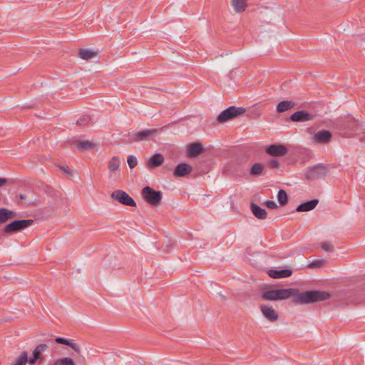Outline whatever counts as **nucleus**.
<instances>
[{
  "mask_svg": "<svg viewBox=\"0 0 365 365\" xmlns=\"http://www.w3.org/2000/svg\"><path fill=\"white\" fill-rule=\"evenodd\" d=\"M292 302L295 304H310L323 301L329 298L330 294L326 292L312 290L293 295Z\"/></svg>",
  "mask_w": 365,
  "mask_h": 365,
  "instance_id": "1",
  "label": "nucleus"
},
{
  "mask_svg": "<svg viewBox=\"0 0 365 365\" xmlns=\"http://www.w3.org/2000/svg\"><path fill=\"white\" fill-rule=\"evenodd\" d=\"M298 293L297 289H277L264 292L261 298L264 300L277 301L289 298Z\"/></svg>",
  "mask_w": 365,
  "mask_h": 365,
  "instance_id": "2",
  "label": "nucleus"
},
{
  "mask_svg": "<svg viewBox=\"0 0 365 365\" xmlns=\"http://www.w3.org/2000/svg\"><path fill=\"white\" fill-rule=\"evenodd\" d=\"M143 200L152 206H158L162 200V192L157 191L150 186L144 187L141 190Z\"/></svg>",
  "mask_w": 365,
  "mask_h": 365,
  "instance_id": "3",
  "label": "nucleus"
},
{
  "mask_svg": "<svg viewBox=\"0 0 365 365\" xmlns=\"http://www.w3.org/2000/svg\"><path fill=\"white\" fill-rule=\"evenodd\" d=\"M245 113V108L243 107L230 106L220 113L217 118V121L222 123Z\"/></svg>",
  "mask_w": 365,
  "mask_h": 365,
  "instance_id": "4",
  "label": "nucleus"
},
{
  "mask_svg": "<svg viewBox=\"0 0 365 365\" xmlns=\"http://www.w3.org/2000/svg\"><path fill=\"white\" fill-rule=\"evenodd\" d=\"M34 223L33 220H17L7 224L4 228L3 232L6 234H11L21 231Z\"/></svg>",
  "mask_w": 365,
  "mask_h": 365,
  "instance_id": "5",
  "label": "nucleus"
},
{
  "mask_svg": "<svg viewBox=\"0 0 365 365\" xmlns=\"http://www.w3.org/2000/svg\"><path fill=\"white\" fill-rule=\"evenodd\" d=\"M327 171L328 170L326 166L318 164L307 168L305 175L307 179L314 180L325 177L327 174Z\"/></svg>",
  "mask_w": 365,
  "mask_h": 365,
  "instance_id": "6",
  "label": "nucleus"
},
{
  "mask_svg": "<svg viewBox=\"0 0 365 365\" xmlns=\"http://www.w3.org/2000/svg\"><path fill=\"white\" fill-rule=\"evenodd\" d=\"M110 197L118 202L130 207H135L136 203L134 200L125 191L117 190L113 192Z\"/></svg>",
  "mask_w": 365,
  "mask_h": 365,
  "instance_id": "7",
  "label": "nucleus"
},
{
  "mask_svg": "<svg viewBox=\"0 0 365 365\" xmlns=\"http://www.w3.org/2000/svg\"><path fill=\"white\" fill-rule=\"evenodd\" d=\"M158 132L157 129H146L137 132L129 137L130 142H140L148 140Z\"/></svg>",
  "mask_w": 365,
  "mask_h": 365,
  "instance_id": "8",
  "label": "nucleus"
},
{
  "mask_svg": "<svg viewBox=\"0 0 365 365\" xmlns=\"http://www.w3.org/2000/svg\"><path fill=\"white\" fill-rule=\"evenodd\" d=\"M48 349V346L45 344H41L38 345L32 353V357L29 359H28L29 364L30 365H34L37 361H43V357L42 356V353Z\"/></svg>",
  "mask_w": 365,
  "mask_h": 365,
  "instance_id": "9",
  "label": "nucleus"
},
{
  "mask_svg": "<svg viewBox=\"0 0 365 365\" xmlns=\"http://www.w3.org/2000/svg\"><path fill=\"white\" fill-rule=\"evenodd\" d=\"M287 148L281 144H272L266 149V153L274 157L284 156L287 153Z\"/></svg>",
  "mask_w": 365,
  "mask_h": 365,
  "instance_id": "10",
  "label": "nucleus"
},
{
  "mask_svg": "<svg viewBox=\"0 0 365 365\" xmlns=\"http://www.w3.org/2000/svg\"><path fill=\"white\" fill-rule=\"evenodd\" d=\"M260 310L263 316L271 322H276L279 318L278 314L272 306L262 304Z\"/></svg>",
  "mask_w": 365,
  "mask_h": 365,
  "instance_id": "11",
  "label": "nucleus"
},
{
  "mask_svg": "<svg viewBox=\"0 0 365 365\" xmlns=\"http://www.w3.org/2000/svg\"><path fill=\"white\" fill-rule=\"evenodd\" d=\"M332 135L329 130H320L316 133L313 137L315 143L327 144L331 140Z\"/></svg>",
  "mask_w": 365,
  "mask_h": 365,
  "instance_id": "12",
  "label": "nucleus"
},
{
  "mask_svg": "<svg viewBox=\"0 0 365 365\" xmlns=\"http://www.w3.org/2000/svg\"><path fill=\"white\" fill-rule=\"evenodd\" d=\"M192 171V167L187 163H180L178 164L174 172L173 175L175 177H185Z\"/></svg>",
  "mask_w": 365,
  "mask_h": 365,
  "instance_id": "13",
  "label": "nucleus"
},
{
  "mask_svg": "<svg viewBox=\"0 0 365 365\" xmlns=\"http://www.w3.org/2000/svg\"><path fill=\"white\" fill-rule=\"evenodd\" d=\"M290 119L294 122L308 121L312 119V116L307 110H299L294 113Z\"/></svg>",
  "mask_w": 365,
  "mask_h": 365,
  "instance_id": "14",
  "label": "nucleus"
},
{
  "mask_svg": "<svg viewBox=\"0 0 365 365\" xmlns=\"http://www.w3.org/2000/svg\"><path fill=\"white\" fill-rule=\"evenodd\" d=\"M267 274L273 279L287 278L292 275V271L288 269L282 270L269 269Z\"/></svg>",
  "mask_w": 365,
  "mask_h": 365,
  "instance_id": "15",
  "label": "nucleus"
},
{
  "mask_svg": "<svg viewBox=\"0 0 365 365\" xmlns=\"http://www.w3.org/2000/svg\"><path fill=\"white\" fill-rule=\"evenodd\" d=\"M203 151L202 146L197 143H192L187 146V153L190 158L197 157Z\"/></svg>",
  "mask_w": 365,
  "mask_h": 365,
  "instance_id": "16",
  "label": "nucleus"
},
{
  "mask_svg": "<svg viewBox=\"0 0 365 365\" xmlns=\"http://www.w3.org/2000/svg\"><path fill=\"white\" fill-rule=\"evenodd\" d=\"M318 203H319L318 200H312L307 201L304 203L299 205L297 207L296 210L297 212H300L310 211V210H312L313 209H314L316 207V206L318 205Z\"/></svg>",
  "mask_w": 365,
  "mask_h": 365,
  "instance_id": "17",
  "label": "nucleus"
},
{
  "mask_svg": "<svg viewBox=\"0 0 365 365\" xmlns=\"http://www.w3.org/2000/svg\"><path fill=\"white\" fill-rule=\"evenodd\" d=\"M16 214L6 208H0V224H4L9 220L16 217Z\"/></svg>",
  "mask_w": 365,
  "mask_h": 365,
  "instance_id": "18",
  "label": "nucleus"
},
{
  "mask_svg": "<svg viewBox=\"0 0 365 365\" xmlns=\"http://www.w3.org/2000/svg\"><path fill=\"white\" fill-rule=\"evenodd\" d=\"M251 210L255 217L259 220H264L267 217V211L256 204H251Z\"/></svg>",
  "mask_w": 365,
  "mask_h": 365,
  "instance_id": "19",
  "label": "nucleus"
},
{
  "mask_svg": "<svg viewBox=\"0 0 365 365\" xmlns=\"http://www.w3.org/2000/svg\"><path fill=\"white\" fill-rule=\"evenodd\" d=\"M164 162L163 156L160 153H156L151 157L148 163V166L150 168H156L163 164Z\"/></svg>",
  "mask_w": 365,
  "mask_h": 365,
  "instance_id": "20",
  "label": "nucleus"
},
{
  "mask_svg": "<svg viewBox=\"0 0 365 365\" xmlns=\"http://www.w3.org/2000/svg\"><path fill=\"white\" fill-rule=\"evenodd\" d=\"M231 5L237 13L244 11L247 6V0H231Z\"/></svg>",
  "mask_w": 365,
  "mask_h": 365,
  "instance_id": "21",
  "label": "nucleus"
},
{
  "mask_svg": "<svg viewBox=\"0 0 365 365\" xmlns=\"http://www.w3.org/2000/svg\"><path fill=\"white\" fill-rule=\"evenodd\" d=\"M295 106L294 102L292 101H283L278 103L277 110L279 113H283L288 110L292 109Z\"/></svg>",
  "mask_w": 365,
  "mask_h": 365,
  "instance_id": "22",
  "label": "nucleus"
},
{
  "mask_svg": "<svg viewBox=\"0 0 365 365\" xmlns=\"http://www.w3.org/2000/svg\"><path fill=\"white\" fill-rule=\"evenodd\" d=\"M55 341L58 344H64V345H67V346H70L76 353L80 352V348L76 344L73 343L72 341H71L65 338L58 336L55 339Z\"/></svg>",
  "mask_w": 365,
  "mask_h": 365,
  "instance_id": "23",
  "label": "nucleus"
},
{
  "mask_svg": "<svg viewBox=\"0 0 365 365\" xmlns=\"http://www.w3.org/2000/svg\"><path fill=\"white\" fill-rule=\"evenodd\" d=\"M97 53L89 49H80L78 56L83 60H89L96 56Z\"/></svg>",
  "mask_w": 365,
  "mask_h": 365,
  "instance_id": "24",
  "label": "nucleus"
},
{
  "mask_svg": "<svg viewBox=\"0 0 365 365\" xmlns=\"http://www.w3.org/2000/svg\"><path fill=\"white\" fill-rule=\"evenodd\" d=\"M108 167L110 172L115 173L119 170L120 159L117 156L113 157L108 163Z\"/></svg>",
  "mask_w": 365,
  "mask_h": 365,
  "instance_id": "25",
  "label": "nucleus"
},
{
  "mask_svg": "<svg viewBox=\"0 0 365 365\" xmlns=\"http://www.w3.org/2000/svg\"><path fill=\"white\" fill-rule=\"evenodd\" d=\"M76 147L81 150H88L95 148L96 144L88 140H79L76 143Z\"/></svg>",
  "mask_w": 365,
  "mask_h": 365,
  "instance_id": "26",
  "label": "nucleus"
},
{
  "mask_svg": "<svg viewBox=\"0 0 365 365\" xmlns=\"http://www.w3.org/2000/svg\"><path fill=\"white\" fill-rule=\"evenodd\" d=\"M29 363L28 354L26 351H23L21 354L13 361L11 365H26Z\"/></svg>",
  "mask_w": 365,
  "mask_h": 365,
  "instance_id": "27",
  "label": "nucleus"
},
{
  "mask_svg": "<svg viewBox=\"0 0 365 365\" xmlns=\"http://www.w3.org/2000/svg\"><path fill=\"white\" fill-rule=\"evenodd\" d=\"M264 168L262 163H255L250 168V174L252 175H259L262 173Z\"/></svg>",
  "mask_w": 365,
  "mask_h": 365,
  "instance_id": "28",
  "label": "nucleus"
},
{
  "mask_svg": "<svg viewBox=\"0 0 365 365\" xmlns=\"http://www.w3.org/2000/svg\"><path fill=\"white\" fill-rule=\"evenodd\" d=\"M53 365H76V364L71 358L66 357L56 360Z\"/></svg>",
  "mask_w": 365,
  "mask_h": 365,
  "instance_id": "29",
  "label": "nucleus"
},
{
  "mask_svg": "<svg viewBox=\"0 0 365 365\" xmlns=\"http://www.w3.org/2000/svg\"><path fill=\"white\" fill-rule=\"evenodd\" d=\"M277 198L281 205H284L287 202V195L284 190H279L277 194Z\"/></svg>",
  "mask_w": 365,
  "mask_h": 365,
  "instance_id": "30",
  "label": "nucleus"
},
{
  "mask_svg": "<svg viewBox=\"0 0 365 365\" xmlns=\"http://www.w3.org/2000/svg\"><path fill=\"white\" fill-rule=\"evenodd\" d=\"M324 264V261L321 259L313 260L308 264L309 268H319Z\"/></svg>",
  "mask_w": 365,
  "mask_h": 365,
  "instance_id": "31",
  "label": "nucleus"
},
{
  "mask_svg": "<svg viewBox=\"0 0 365 365\" xmlns=\"http://www.w3.org/2000/svg\"><path fill=\"white\" fill-rule=\"evenodd\" d=\"M127 162L130 169L134 168L138 164L137 158L134 155H129L127 158Z\"/></svg>",
  "mask_w": 365,
  "mask_h": 365,
  "instance_id": "32",
  "label": "nucleus"
},
{
  "mask_svg": "<svg viewBox=\"0 0 365 365\" xmlns=\"http://www.w3.org/2000/svg\"><path fill=\"white\" fill-rule=\"evenodd\" d=\"M91 118L88 115H83L78 120L77 124L79 125H86L88 124Z\"/></svg>",
  "mask_w": 365,
  "mask_h": 365,
  "instance_id": "33",
  "label": "nucleus"
},
{
  "mask_svg": "<svg viewBox=\"0 0 365 365\" xmlns=\"http://www.w3.org/2000/svg\"><path fill=\"white\" fill-rule=\"evenodd\" d=\"M321 247L323 250L327 252H332L334 250L333 246L329 242H322L321 244Z\"/></svg>",
  "mask_w": 365,
  "mask_h": 365,
  "instance_id": "34",
  "label": "nucleus"
},
{
  "mask_svg": "<svg viewBox=\"0 0 365 365\" xmlns=\"http://www.w3.org/2000/svg\"><path fill=\"white\" fill-rule=\"evenodd\" d=\"M264 205L267 206L268 208L274 210L277 208V204L274 201L267 200L264 202Z\"/></svg>",
  "mask_w": 365,
  "mask_h": 365,
  "instance_id": "35",
  "label": "nucleus"
},
{
  "mask_svg": "<svg viewBox=\"0 0 365 365\" xmlns=\"http://www.w3.org/2000/svg\"><path fill=\"white\" fill-rule=\"evenodd\" d=\"M269 166L272 168H277L279 166V163L277 160L272 159L269 162Z\"/></svg>",
  "mask_w": 365,
  "mask_h": 365,
  "instance_id": "36",
  "label": "nucleus"
},
{
  "mask_svg": "<svg viewBox=\"0 0 365 365\" xmlns=\"http://www.w3.org/2000/svg\"><path fill=\"white\" fill-rule=\"evenodd\" d=\"M60 169L65 173L66 174H68V175H71V171L70 170V168H68V166L67 165H62L60 167Z\"/></svg>",
  "mask_w": 365,
  "mask_h": 365,
  "instance_id": "37",
  "label": "nucleus"
},
{
  "mask_svg": "<svg viewBox=\"0 0 365 365\" xmlns=\"http://www.w3.org/2000/svg\"><path fill=\"white\" fill-rule=\"evenodd\" d=\"M7 182L6 179L5 178H0V187L4 186Z\"/></svg>",
  "mask_w": 365,
  "mask_h": 365,
  "instance_id": "38",
  "label": "nucleus"
},
{
  "mask_svg": "<svg viewBox=\"0 0 365 365\" xmlns=\"http://www.w3.org/2000/svg\"><path fill=\"white\" fill-rule=\"evenodd\" d=\"M19 197H20L21 199L24 200V199H26V195H23V194H20V195H19Z\"/></svg>",
  "mask_w": 365,
  "mask_h": 365,
  "instance_id": "39",
  "label": "nucleus"
}]
</instances>
